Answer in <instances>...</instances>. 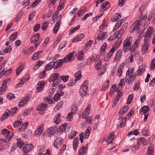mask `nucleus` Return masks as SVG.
Instances as JSON below:
<instances>
[{"label": "nucleus", "instance_id": "e433bc0d", "mask_svg": "<svg viewBox=\"0 0 155 155\" xmlns=\"http://www.w3.org/2000/svg\"><path fill=\"white\" fill-rule=\"evenodd\" d=\"M61 24L60 23V21L58 22L56 25H55L53 29V32L54 34L57 33V31L59 28V27L60 26Z\"/></svg>", "mask_w": 155, "mask_h": 155}, {"label": "nucleus", "instance_id": "052dcab7", "mask_svg": "<svg viewBox=\"0 0 155 155\" xmlns=\"http://www.w3.org/2000/svg\"><path fill=\"white\" fill-rule=\"evenodd\" d=\"M85 147L82 146L79 151V155H83L85 153Z\"/></svg>", "mask_w": 155, "mask_h": 155}, {"label": "nucleus", "instance_id": "e2e57ef3", "mask_svg": "<svg viewBox=\"0 0 155 155\" xmlns=\"http://www.w3.org/2000/svg\"><path fill=\"white\" fill-rule=\"evenodd\" d=\"M77 81H76L75 80L73 79L72 80L70 81V82L68 84V86H72L74 85Z\"/></svg>", "mask_w": 155, "mask_h": 155}, {"label": "nucleus", "instance_id": "a211bd4d", "mask_svg": "<svg viewBox=\"0 0 155 155\" xmlns=\"http://www.w3.org/2000/svg\"><path fill=\"white\" fill-rule=\"evenodd\" d=\"M55 63L54 60L53 61L50 62L47 64H46L45 67V69L47 71H49L52 69L53 68H54Z\"/></svg>", "mask_w": 155, "mask_h": 155}, {"label": "nucleus", "instance_id": "4c0bfd02", "mask_svg": "<svg viewBox=\"0 0 155 155\" xmlns=\"http://www.w3.org/2000/svg\"><path fill=\"white\" fill-rule=\"evenodd\" d=\"M83 52L82 51H78V54L77 56L78 60H82L83 58Z\"/></svg>", "mask_w": 155, "mask_h": 155}, {"label": "nucleus", "instance_id": "a18cd8bd", "mask_svg": "<svg viewBox=\"0 0 155 155\" xmlns=\"http://www.w3.org/2000/svg\"><path fill=\"white\" fill-rule=\"evenodd\" d=\"M69 78V76L68 75H63L60 76V79H61V80H62L64 82H66L68 81Z\"/></svg>", "mask_w": 155, "mask_h": 155}, {"label": "nucleus", "instance_id": "7c9ffc66", "mask_svg": "<svg viewBox=\"0 0 155 155\" xmlns=\"http://www.w3.org/2000/svg\"><path fill=\"white\" fill-rule=\"evenodd\" d=\"M74 76L76 79H74L76 81H77L79 80L81 77V71H79L76 72L74 74Z\"/></svg>", "mask_w": 155, "mask_h": 155}, {"label": "nucleus", "instance_id": "473e14b6", "mask_svg": "<svg viewBox=\"0 0 155 155\" xmlns=\"http://www.w3.org/2000/svg\"><path fill=\"white\" fill-rule=\"evenodd\" d=\"M128 109V106H126L122 108L120 110L119 112V115L120 116L123 115L124 113L127 112Z\"/></svg>", "mask_w": 155, "mask_h": 155}, {"label": "nucleus", "instance_id": "9d476101", "mask_svg": "<svg viewBox=\"0 0 155 155\" xmlns=\"http://www.w3.org/2000/svg\"><path fill=\"white\" fill-rule=\"evenodd\" d=\"M33 147L32 145L29 144L25 145L23 149V153H28L31 151Z\"/></svg>", "mask_w": 155, "mask_h": 155}, {"label": "nucleus", "instance_id": "ddd939ff", "mask_svg": "<svg viewBox=\"0 0 155 155\" xmlns=\"http://www.w3.org/2000/svg\"><path fill=\"white\" fill-rule=\"evenodd\" d=\"M12 113L10 112V110H9L8 109L6 110L4 112V114H3L2 117L1 118V120L2 121L4 120L7 118L8 117H11L12 115H11Z\"/></svg>", "mask_w": 155, "mask_h": 155}, {"label": "nucleus", "instance_id": "864d4df0", "mask_svg": "<svg viewBox=\"0 0 155 155\" xmlns=\"http://www.w3.org/2000/svg\"><path fill=\"white\" fill-rule=\"evenodd\" d=\"M65 0H61L60 2H59V6L60 8H58V9L60 10L62 9H63L64 8L63 5L64 3Z\"/></svg>", "mask_w": 155, "mask_h": 155}, {"label": "nucleus", "instance_id": "f3484780", "mask_svg": "<svg viewBox=\"0 0 155 155\" xmlns=\"http://www.w3.org/2000/svg\"><path fill=\"white\" fill-rule=\"evenodd\" d=\"M122 54V50L121 49H119L116 53V56L114 58V60L115 61H119L121 57Z\"/></svg>", "mask_w": 155, "mask_h": 155}, {"label": "nucleus", "instance_id": "c85d7f7f", "mask_svg": "<svg viewBox=\"0 0 155 155\" xmlns=\"http://www.w3.org/2000/svg\"><path fill=\"white\" fill-rule=\"evenodd\" d=\"M106 23V22L105 21V19L104 20L102 24L99 27L100 32L103 31L107 28V24Z\"/></svg>", "mask_w": 155, "mask_h": 155}, {"label": "nucleus", "instance_id": "412c9836", "mask_svg": "<svg viewBox=\"0 0 155 155\" xmlns=\"http://www.w3.org/2000/svg\"><path fill=\"white\" fill-rule=\"evenodd\" d=\"M147 153L148 155H153L154 153V145L151 143L147 149Z\"/></svg>", "mask_w": 155, "mask_h": 155}, {"label": "nucleus", "instance_id": "c03bdc74", "mask_svg": "<svg viewBox=\"0 0 155 155\" xmlns=\"http://www.w3.org/2000/svg\"><path fill=\"white\" fill-rule=\"evenodd\" d=\"M58 14L59 13L58 11H57L56 12L54 13L52 17V18L53 19V20H51V21L53 23H54V20L56 19H57V17L58 16Z\"/></svg>", "mask_w": 155, "mask_h": 155}, {"label": "nucleus", "instance_id": "1a4fd4ad", "mask_svg": "<svg viewBox=\"0 0 155 155\" xmlns=\"http://www.w3.org/2000/svg\"><path fill=\"white\" fill-rule=\"evenodd\" d=\"M140 40L139 39H137L135 42L134 44L133 45L132 47H130V50L131 53L134 52L136 49L138 48Z\"/></svg>", "mask_w": 155, "mask_h": 155}, {"label": "nucleus", "instance_id": "ea45409f", "mask_svg": "<svg viewBox=\"0 0 155 155\" xmlns=\"http://www.w3.org/2000/svg\"><path fill=\"white\" fill-rule=\"evenodd\" d=\"M63 104V102L62 101L58 102L57 105L54 107V109L56 111L58 110L61 107Z\"/></svg>", "mask_w": 155, "mask_h": 155}, {"label": "nucleus", "instance_id": "37998d69", "mask_svg": "<svg viewBox=\"0 0 155 155\" xmlns=\"http://www.w3.org/2000/svg\"><path fill=\"white\" fill-rule=\"evenodd\" d=\"M18 33L17 32H16L12 34L11 35L9 38V39L12 41H13L15 40L17 37V35Z\"/></svg>", "mask_w": 155, "mask_h": 155}, {"label": "nucleus", "instance_id": "b1692460", "mask_svg": "<svg viewBox=\"0 0 155 155\" xmlns=\"http://www.w3.org/2000/svg\"><path fill=\"white\" fill-rule=\"evenodd\" d=\"M106 45V43L105 42L101 47L100 51V55L101 56H103L105 55V50L107 48Z\"/></svg>", "mask_w": 155, "mask_h": 155}, {"label": "nucleus", "instance_id": "a878e982", "mask_svg": "<svg viewBox=\"0 0 155 155\" xmlns=\"http://www.w3.org/2000/svg\"><path fill=\"white\" fill-rule=\"evenodd\" d=\"M42 51H38L35 53L32 57V59L34 60H36L38 59L42 53Z\"/></svg>", "mask_w": 155, "mask_h": 155}, {"label": "nucleus", "instance_id": "f8f14e48", "mask_svg": "<svg viewBox=\"0 0 155 155\" xmlns=\"http://www.w3.org/2000/svg\"><path fill=\"white\" fill-rule=\"evenodd\" d=\"M1 134L5 136V138L8 139L9 138L11 137V139L12 138V136H10V132L7 129L4 128L2 129L1 131Z\"/></svg>", "mask_w": 155, "mask_h": 155}, {"label": "nucleus", "instance_id": "cd10ccee", "mask_svg": "<svg viewBox=\"0 0 155 155\" xmlns=\"http://www.w3.org/2000/svg\"><path fill=\"white\" fill-rule=\"evenodd\" d=\"M149 107L147 106H144L142 107L140 110V111L142 112V114H146L147 112L149 110Z\"/></svg>", "mask_w": 155, "mask_h": 155}, {"label": "nucleus", "instance_id": "aec40b11", "mask_svg": "<svg viewBox=\"0 0 155 155\" xmlns=\"http://www.w3.org/2000/svg\"><path fill=\"white\" fill-rule=\"evenodd\" d=\"M48 105L44 103L40 104L37 108V110L41 111H44L46 109Z\"/></svg>", "mask_w": 155, "mask_h": 155}, {"label": "nucleus", "instance_id": "0eeeda50", "mask_svg": "<svg viewBox=\"0 0 155 155\" xmlns=\"http://www.w3.org/2000/svg\"><path fill=\"white\" fill-rule=\"evenodd\" d=\"M63 142V139L60 137H57L54 140V146L57 149L59 148L62 145Z\"/></svg>", "mask_w": 155, "mask_h": 155}, {"label": "nucleus", "instance_id": "6ab92c4d", "mask_svg": "<svg viewBox=\"0 0 155 155\" xmlns=\"http://www.w3.org/2000/svg\"><path fill=\"white\" fill-rule=\"evenodd\" d=\"M40 37V33H37L35 34L32 36L30 39V41L31 43L37 42L38 41Z\"/></svg>", "mask_w": 155, "mask_h": 155}, {"label": "nucleus", "instance_id": "49530a36", "mask_svg": "<svg viewBox=\"0 0 155 155\" xmlns=\"http://www.w3.org/2000/svg\"><path fill=\"white\" fill-rule=\"evenodd\" d=\"M90 129L91 128L90 127H88L86 130L84 137L85 139H87L90 133Z\"/></svg>", "mask_w": 155, "mask_h": 155}, {"label": "nucleus", "instance_id": "dca6fc26", "mask_svg": "<svg viewBox=\"0 0 155 155\" xmlns=\"http://www.w3.org/2000/svg\"><path fill=\"white\" fill-rule=\"evenodd\" d=\"M84 37V35L83 34H81L78 35L75 37L72 41V42H76L78 41H81Z\"/></svg>", "mask_w": 155, "mask_h": 155}, {"label": "nucleus", "instance_id": "13d9d810", "mask_svg": "<svg viewBox=\"0 0 155 155\" xmlns=\"http://www.w3.org/2000/svg\"><path fill=\"white\" fill-rule=\"evenodd\" d=\"M123 119L124 120V121L123 120H122V121L120 124V127L121 128L123 127L126 123L127 117H125Z\"/></svg>", "mask_w": 155, "mask_h": 155}, {"label": "nucleus", "instance_id": "680f3d73", "mask_svg": "<svg viewBox=\"0 0 155 155\" xmlns=\"http://www.w3.org/2000/svg\"><path fill=\"white\" fill-rule=\"evenodd\" d=\"M77 110V107L75 105H74L72 106L71 107V112H72V113H75Z\"/></svg>", "mask_w": 155, "mask_h": 155}, {"label": "nucleus", "instance_id": "6e6552de", "mask_svg": "<svg viewBox=\"0 0 155 155\" xmlns=\"http://www.w3.org/2000/svg\"><path fill=\"white\" fill-rule=\"evenodd\" d=\"M88 88L87 86H81L79 92L81 97H83L86 95L88 91Z\"/></svg>", "mask_w": 155, "mask_h": 155}, {"label": "nucleus", "instance_id": "09e8293b", "mask_svg": "<svg viewBox=\"0 0 155 155\" xmlns=\"http://www.w3.org/2000/svg\"><path fill=\"white\" fill-rule=\"evenodd\" d=\"M107 32H106L103 31L100 32L98 33L99 35H100L101 37L102 38L101 39H102V41L104 40V39L105 38V36Z\"/></svg>", "mask_w": 155, "mask_h": 155}, {"label": "nucleus", "instance_id": "69168bd1", "mask_svg": "<svg viewBox=\"0 0 155 155\" xmlns=\"http://www.w3.org/2000/svg\"><path fill=\"white\" fill-rule=\"evenodd\" d=\"M60 95H59L58 93L56 94L54 97L53 99L55 101H57L60 100Z\"/></svg>", "mask_w": 155, "mask_h": 155}, {"label": "nucleus", "instance_id": "9b49d317", "mask_svg": "<svg viewBox=\"0 0 155 155\" xmlns=\"http://www.w3.org/2000/svg\"><path fill=\"white\" fill-rule=\"evenodd\" d=\"M74 51H73L67 55L64 58L63 60L64 63L70 62L71 61V58L73 57Z\"/></svg>", "mask_w": 155, "mask_h": 155}, {"label": "nucleus", "instance_id": "bf43d9fd", "mask_svg": "<svg viewBox=\"0 0 155 155\" xmlns=\"http://www.w3.org/2000/svg\"><path fill=\"white\" fill-rule=\"evenodd\" d=\"M6 89V87L3 85H2V86L0 88V94H3L4 93V92L5 91Z\"/></svg>", "mask_w": 155, "mask_h": 155}, {"label": "nucleus", "instance_id": "5701e85b", "mask_svg": "<svg viewBox=\"0 0 155 155\" xmlns=\"http://www.w3.org/2000/svg\"><path fill=\"white\" fill-rule=\"evenodd\" d=\"M63 62H64L63 59H59L57 61L54 62L55 66L54 69H56L61 67L62 65Z\"/></svg>", "mask_w": 155, "mask_h": 155}, {"label": "nucleus", "instance_id": "2f4dec72", "mask_svg": "<svg viewBox=\"0 0 155 155\" xmlns=\"http://www.w3.org/2000/svg\"><path fill=\"white\" fill-rule=\"evenodd\" d=\"M18 119L17 121H15L14 124V126L15 128L18 127L19 125L21 124L22 123L21 120H19L20 119H21V118L20 116H19L18 117Z\"/></svg>", "mask_w": 155, "mask_h": 155}, {"label": "nucleus", "instance_id": "2eb2a0df", "mask_svg": "<svg viewBox=\"0 0 155 155\" xmlns=\"http://www.w3.org/2000/svg\"><path fill=\"white\" fill-rule=\"evenodd\" d=\"M150 44L148 43H144L142 46L141 51L143 54H145L147 51Z\"/></svg>", "mask_w": 155, "mask_h": 155}, {"label": "nucleus", "instance_id": "8fccbe9b", "mask_svg": "<svg viewBox=\"0 0 155 155\" xmlns=\"http://www.w3.org/2000/svg\"><path fill=\"white\" fill-rule=\"evenodd\" d=\"M11 137L9 138L8 139H7L6 138H5L4 139L2 138L0 139V146L4 142L8 143L11 140Z\"/></svg>", "mask_w": 155, "mask_h": 155}, {"label": "nucleus", "instance_id": "f03ea898", "mask_svg": "<svg viewBox=\"0 0 155 155\" xmlns=\"http://www.w3.org/2000/svg\"><path fill=\"white\" fill-rule=\"evenodd\" d=\"M132 38L131 37H129L127 38L123 42V46L122 49L124 53H126L129 50L130 46L131 45V42Z\"/></svg>", "mask_w": 155, "mask_h": 155}, {"label": "nucleus", "instance_id": "a19ab883", "mask_svg": "<svg viewBox=\"0 0 155 155\" xmlns=\"http://www.w3.org/2000/svg\"><path fill=\"white\" fill-rule=\"evenodd\" d=\"M80 28V25H78L75 28H71L70 31L69 33V35H71L75 31L79 29Z\"/></svg>", "mask_w": 155, "mask_h": 155}, {"label": "nucleus", "instance_id": "f257e3e1", "mask_svg": "<svg viewBox=\"0 0 155 155\" xmlns=\"http://www.w3.org/2000/svg\"><path fill=\"white\" fill-rule=\"evenodd\" d=\"M48 81L50 82H53L52 84L53 87L58 84L61 81V79H60L59 74L58 73L53 74L49 77Z\"/></svg>", "mask_w": 155, "mask_h": 155}, {"label": "nucleus", "instance_id": "bb28decb", "mask_svg": "<svg viewBox=\"0 0 155 155\" xmlns=\"http://www.w3.org/2000/svg\"><path fill=\"white\" fill-rule=\"evenodd\" d=\"M61 114L58 113L55 116L54 119V121L57 124H58L61 121Z\"/></svg>", "mask_w": 155, "mask_h": 155}, {"label": "nucleus", "instance_id": "393cba45", "mask_svg": "<svg viewBox=\"0 0 155 155\" xmlns=\"http://www.w3.org/2000/svg\"><path fill=\"white\" fill-rule=\"evenodd\" d=\"M122 95V92H121L118 94H117L116 96L115 97L114 100V101L113 104L116 105L118 101L119 100L120 98Z\"/></svg>", "mask_w": 155, "mask_h": 155}, {"label": "nucleus", "instance_id": "58836bf2", "mask_svg": "<svg viewBox=\"0 0 155 155\" xmlns=\"http://www.w3.org/2000/svg\"><path fill=\"white\" fill-rule=\"evenodd\" d=\"M101 60H98L96 61L95 64V68L97 70H99L100 69L101 65Z\"/></svg>", "mask_w": 155, "mask_h": 155}, {"label": "nucleus", "instance_id": "39448f33", "mask_svg": "<svg viewBox=\"0 0 155 155\" xmlns=\"http://www.w3.org/2000/svg\"><path fill=\"white\" fill-rule=\"evenodd\" d=\"M114 132H111L110 134H109L108 137H107V142H108V150H111L113 149L114 147H113L112 148H109V145L111 143V144H113V141L114 140Z\"/></svg>", "mask_w": 155, "mask_h": 155}, {"label": "nucleus", "instance_id": "6e6d98bb", "mask_svg": "<svg viewBox=\"0 0 155 155\" xmlns=\"http://www.w3.org/2000/svg\"><path fill=\"white\" fill-rule=\"evenodd\" d=\"M12 50V48L10 45L7 46L6 48L4 50V53H10Z\"/></svg>", "mask_w": 155, "mask_h": 155}, {"label": "nucleus", "instance_id": "c9c22d12", "mask_svg": "<svg viewBox=\"0 0 155 155\" xmlns=\"http://www.w3.org/2000/svg\"><path fill=\"white\" fill-rule=\"evenodd\" d=\"M121 17V14L120 13H116L115 14V15L114 16V18H112L111 20L112 21H117L118 19L120 18Z\"/></svg>", "mask_w": 155, "mask_h": 155}, {"label": "nucleus", "instance_id": "c756f323", "mask_svg": "<svg viewBox=\"0 0 155 155\" xmlns=\"http://www.w3.org/2000/svg\"><path fill=\"white\" fill-rule=\"evenodd\" d=\"M17 143L16 145L18 147L20 148H21L22 147V146L24 145V143L21 140V138H18L17 139Z\"/></svg>", "mask_w": 155, "mask_h": 155}, {"label": "nucleus", "instance_id": "7ed1b4c3", "mask_svg": "<svg viewBox=\"0 0 155 155\" xmlns=\"http://www.w3.org/2000/svg\"><path fill=\"white\" fill-rule=\"evenodd\" d=\"M140 21L138 20L135 22L130 27L129 31L131 33L134 32L135 31L137 33H139L140 31L139 28L140 25Z\"/></svg>", "mask_w": 155, "mask_h": 155}, {"label": "nucleus", "instance_id": "423d86ee", "mask_svg": "<svg viewBox=\"0 0 155 155\" xmlns=\"http://www.w3.org/2000/svg\"><path fill=\"white\" fill-rule=\"evenodd\" d=\"M57 127L55 126L49 128L48 130L47 136L48 137H51L54 134L57 132Z\"/></svg>", "mask_w": 155, "mask_h": 155}, {"label": "nucleus", "instance_id": "774afa93", "mask_svg": "<svg viewBox=\"0 0 155 155\" xmlns=\"http://www.w3.org/2000/svg\"><path fill=\"white\" fill-rule=\"evenodd\" d=\"M23 69V67L22 66H20L16 70V73L17 75H18L20 72Z\"/></svg>", "mask_w": 155, "mask_h": 155}, {"label": "nucleus", "instance_id": "3c124183", "mask_svg": "<svg viewBox=\"0 0 155 155\" xmlns=\"http://www.w3.org/2000/svg\"><path fill=\"white\" fill-rule=\"evenodd\" d=\"M133 98V95L132 94L130 95L128 98V100L127 101V104H129L132 102Z\"/></svg>", "mask_w": 155, "mask_h": 155}, {"label": "nucleus", "instance_id": "79ce46f5", "mask_svg": "<svg viewBox=\"0 0 155 155\" xmlns=\"http://www.w3.org/2000/svg\"><path fill=\"white\" fill-rule=\"evenodd\" d=\"M28 80V78H25V77H23L21 79L20 82L17 84V86H18L20 85H23L24 83Z\"/></svg>", "mask_w": 155, "mask_h": 155}, {"label": "nucleus", "instance_id": "0e129e2a", "mask_svg": "<svg viewBox=\"0 0 155 155\" xmlns=\"http://www.w3.org/2000/svg\"><path fill=\"white\" fill-rule=\"evenodd\" d=\"M93 14L92 13H88L86 14L84 17L81 18V20L82 21H85L87 17L91 16Z\"/></svg>", "mask_w": 155, "mask_h": 155}, {"label": "nucleus", "instance_id": "f704fd0d", "mask_svg": "<svg viewBox=\"0 0 155 155\" xmlns=\"http://www.w3.org/2000/svg\"><path fill=\"white\" fill-rule=\"evenodd\" d=\"M124 66L122 64H120L119 67L117 72V75L119 77L121 76L123 69H124Z\"/></svg>", "mask_w": 155, "mask_h": 155}, {"label": "nucleus", "instance_id": "72a5a7b5", "mask_svg": "<svg viewBox=\"0 0 155 155\" xmlns=\"http://www.w3.org/2000/svg\"><path fill=\"white\" fill-rule=\"evenodd\" d=\"M65 125L66 123H64L58 129L57 128V132L58 134H60L64 131V126H65Z\"/></svg>", "mask_w": 155, "mask_h": 155}, {"label": "nucleus", "instance_id": "5fc2aeb1", "mask_svg": "<svg viewBox=\"0 0 155 155\" xmlns=\"http://www.w3.org/2000/svg\"><path fill=\"white\" fill-rule=\"evenodd\" d=\"M7 97L10 100H13L15 98L14 94L12 93L8 94L7 95Z\"/></svg>", "mask_w": 155, "mask_h": 155}, {"label": "nucleus", "instance_id": "de8ad7c7", "mask_svg": "<svg viewBox=\"0 0 155 155\" xmlns=\"http://www.w3.org/2000/svg\"><path fill=\"white\" fill-rule=\"evenodd\" d=\"M116 87V85L115 84H114L112 87V88L110 89V96L112 97L114 94V92L115 91V89Z\"/></svg>", "mask_w": 155, "mask_h": 155}, {"label": "nucleus", "instance_id": "4be33fe9", "mask_svg": "<svg viewBox=\"0 0 155 155\" xmlns=\"http://www.w3.org/2000/svg\"><path fill=\"white\" fill-rule=\"evenodd\" d=\"M43 124L40 125L39 127L35 132V136L38 137L40 135L43 131Z\"/></svg>", "mask_w": 155, "mask_h": 155}, {"label": "nucleus", "instance_id": "4d7b16f0", "mask_svg": "<svg viewBox=\"0 0 155 155\" xmlns=\"http://www.w3.org/2000/svg\"><path fill=\"white\" fill-rule=\"evenodd\" d=\"M155 67V61H154V59L153 58L152 60L151 63L150 65V69L152 71H153L154 69V68Z\"/></svg>", "mask_w": 155, "mask_h": 155}, {"label": "nucleus", "instance_id": "4468645a", "mask_svg": "<svg viewBox=\"0 0 155 155\" xmlns=\"http://www.w3.org/2000/svg\"><path fill=\"white\" fill-rule=\"evenodd\" d=\"M45 83L43 81H39L38 82L36 85V89L38 92L42 90L44 88Z\"/></svg>", "mask_w": 155, "mask_h": 155}, {"label": "nucleus", "instance_id": "603ef678", "mask_svg": "<svg viewBox=\"0 0 155 155\" xmlns=\"http://www.w3.org/2000/svg\"><path fill=\"white\" fill-rule=\"evenodd\" d=\"M107 65L106 64H105L103 66L102 69H101L100 71V73L99 74V75H102L106 71V66Z\"/></svg>", "mask_w": 155, "mask_h": 155}, {"label": "nucleus", "instance_id": "20e7f679", "mask_svg": "<svg viewBox=\"0 0 155 155\" xmlns=\"http://www.w3.org/2000/svg\"><path fill=\"white\" fill-rule=\"evenodd\" d=\"M122 40V38L121 37H119L116 42L114 45L115 46L113 47L108 52V53L107 54V56L109 57V59L112 56L114 52L115 51V47L117 48L121 43Z\"/></svg>", "mask_w": 155, "mask_h": 155}, {"label": "nucleus", "instance_id": "338daca9", "mask_svg": "<svg viewBox=\"0 0 155 155\" xmlns=\"http://www.w3.org/2000/svg\"><path fill=\"white\" fill-rule=\"evenodd\" d=\"M35 14V11H33L31 13H30L28 18V20L29 21H31L32 19Z\"/></svg>", "mask_w": 155, "mask_h": 155}]
</instances>
